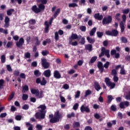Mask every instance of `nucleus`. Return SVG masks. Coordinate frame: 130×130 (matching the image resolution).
<instances>
[{
	"instance_id": "f257e3e1",
	"label": "nucleus",
	"mask_w": 130,
	"mask_h": 130,
	"mask_svg": "<svg viewBox=\"0 0 130 130\" xmlns=\"http://www.w3.org/2000/svg\"><path fill=\"white\" fill-rule=\"evenodd\" d=\"M45 9V6L44 4H40L38 5V8H37V6H34L32 7V11L36 13V14H38V13H40L41 11H44Z\"/></svg>"
},
{
	"instance_id": "f03ea898",
	"label": "nucleus",
	"mask_w": 130,
	"mask_h": 130,
	"mask_svg": "<svg viewBox=\"0 0 130 130\" xmlns=\"http://www.w3.org/2000/svg\"><path fill=\"white\" fill-rule=\"evenodd\" d=\"M59 118H61V115L59 114V111H57L55 113L54 117L50 119V122L51 123L58 122L59 121Z\"/></svg>"
},
{
	"instance_id": "7ed1b4c3",
	"label": "nucleus",
	"mask_w": 130,
	"mask_h": 130,
	"mask_svg": "<svg viewBox=\"0 0 130 130\" xmlns=\"http://www.w3.org/2000/svg\"><path fill=\"white\" fill-rule=\"evenodd\" d=\"M45 113H46V111L40 110V112L36 113V118L37 119H43L45 118Z\"/></svg>"
},
{
	"instance_id": "20e7f679",
	"label": "nucleus",
	"mask_w": 130,
	"mask_h": 130,
	"mask_svg": "<svg viewBox=\"0 0 130 130\" xmlns=\"http://www.w3.org/2000/svg\"><path fill=\"white\" fill-rule=\"evenodd\" d=\"M109 52H110L109 50L105 49V47H102L101 49V53L99 55V57H102V56H103L105 54V56L108 57V58H109V57H110Z\"/></svg>"
},
{
	"instance_id": "39448f33",
	"label": "nucleus",
	"mask_w": 130,
	"mask_h": 130,
	"mask_svg": "<svg viewBox=\"0 0 130 130\" xmlns=\"http://www.w3.org/2000/svg\"><path fill=\"white\" fill-rule=\"evenodd\" d=\"M30 92L31 94L36 95L37 98H42V91H41V93L39 92V90L35 89L34 88L30 89Z\"/></svg>"
},
{
	"instance_id": "423d86ee",
	"label": "nucleus",
	"mask_w": 130,
	"mask_h": 130,
	"mask_svg": "<svg viewBox=\"0 0 130 130\" xmlns=\"http://www.w3.org/2000/svg\"><path fill=\"white\" fill-rule=\"evenodd\" d=\"M106 35H108L109 36H115L116 37L118 35V31L116 29H113L112 31L107 30L106 31Z\"/></svg>"
},
{
	"instance_id": "0eeeda50",
	"label": "nucleus",
	"mask_w": 130,
	"mask_h": 130,
	"mask_svg": "<svg viewBox=\"0 0 130 130\" xmlns=\"http://www.w3.org/2000/svg\"><path fill=\"white\" fill-rule=\"evenodd\" d=\"M52 21H53V18H51L50 20V22H48L47 21H46L45 22V25H46L45 28V32L47 33L48 32V30H49V25H51L52 24Z\"/></svg>"
},
{
	"instance_id": "6e6552de",
	"label": "nucleus",
	"mask_w": 130,
	"mask_h": 130,
	"mask_svg": "<svg viewBox=\"0 0 130 130\" xmlns=\"http://www.w3.org/2000/svg\"><path fill=\"white\" fill-rule=\"evenodd\" d=\"M112 21V17L111 16H109L108 18H105L103 20V25H107L108 24H110L111 23Z\"/></svg>"
},
{
	"instance_id": "1a4fd4ad",
	"label": "nucleus",
	"mask_w": 130,
	"mask_h": 130,
	"mask_svg": "<svg viewBox=\"0 0 130 130\" xmlns=\"http://www.w3.org/2000/svg\"><path fill=\"white\" fill-rule=\"evenodd\" d=\"M24 42H25L24 38H21L20 39H19L18 42H17L16 43V45L17 47H19V48H21L22 46H23Z\"/></svg>"
},
{
	"instance_id": "9d476101",
	"label": "nucleus",
	"mask_w": 130,
	"mask_h": 130,
	"mask_svg": "<svg viewBox=\"0 0 130 130\" xmlns=\"http://www.w3.org/2000/svg\"><path fill=\"white\" fill-rule=\"evenodd\" d=\"M42 66L45 69H49V63L47 62V60L46 59H42Z\"/></svg>"
},
{
	"instance_id": "9b49d317",
	"label": "nucleus",
	"mask_w": 130,
	"mask_h": 130,
	"mask_svg": "<svg viewBox=\"0 0 130 130\" xmlns=\"http://www.w3.org/2000/svg\"><path fill=\"white\" fill-rule=\"evenodd\" d=\"M80 110L81 112H87V113H89L90 112V109L89 108V106H85V105H83L80 107Z\"/></svg>"
},
{
	"instance_id": "f8f14e48",
	"label": "nucleus",
	"mask_w": 130,
	"mask_h": 130,
	"mask_svg": "<svg viewBox=\"0 0 130 130\" xmlns=\"http://www.w3.org/2000/svg\"><path fill=\"white\" fill-rule=\"evenodd\" d=\"M82 38V36L79 35L78 36V35L76 34H72L71 37L69 38V39H72V40H76L78 39V40H80Z\"/></svg>"
},
{
	"instance_id": "ddd939ff",
	"label": "nucleus",
	"mask_w": 130,
	"mask_h": 130,
	"mask_svg": "<svg viewBox=\"0 0 130 130\" xmlns=\"http://www.w3.org/2000/svg\"><path fill=\"white\" fill-rule=\"evenodd\" d=\"M10 26V18L8 16L5 17V24L4 27L5 28H9Z\"/></svg>"
},
{
	"instance_id": "4468645a",
	"label": "nucleus",
	"mask_w": 130,
	"mask_h": 130,
	"mask_svg": "<svg viewBox=\"0 0 130 130\" xmlns=\"http://www.w3.org/2000/svg\"><path fill=\"white\" fill-rule=\"evenodd\" d=\"M98 68H99L101 73H103V72H104V67L103 66V63L99 61L98 62Z\"/></svg>"
},
{
	"instance_id": "2eb2a0df",
	"label": "nucleus",
	"mask_w": 130,
	"mask_h": 130,
	"mask_svg": "<svg viewBox=\"0 0 130 130\" xmlns=\"http://www.w3.org/2000/svg\"><path fill=\"white\" fill-rule=\"evenodd\" d=\"M43 75L46 78H49L51 76V71H50V70H46L44 71Z\"/></svg>"
},
{
	"instance_id": "dca6fc26",
	"label": "nucleus",
	"mask_w": 130,
	"mask_h": 130,
	"mask_svg": "<svg viewBox=\"0 0 130 130\" xmlns=\"http://www.w3.org/2000/svg\"><path fill=\"white\" fill-rule=\"evenodd\" d=\"M94 18L97 19V20H99V21H101V20L103 19V16H102V15H100V13H96L94 14Z\"/></svg>"
},
{
	"instance_id": "f3484780",
	"label": "nucleus",
	"mask_w": 130,
	"mask_h": 130,
	"mask_svg": "<svg viewBox=\"0 0 130 130\" xmlns=\"http://www.w3.org/2000/svg\"><path fill=\"white\" fill-rule=\"evenodd\" d=\"M94 88L96 91H99L101 89V87H100V85L98 82H94Z\"/></svg>"
},
{
	"instance_id": "a211bd4d",
	"label": "nucleus",
	"mask_w": 130,
	"mask_h": 130,
	"mask_svg": "<svg viewBox=\"0 0 130 130\" xmlns=\"http://www.w3.org/2000/svg\"><path fill=\"white\" fill-rule=\"evenodd\" d=\"M54 77L56 79H60V74L58 71H55L54 72Z\"/></svg>"
},
{
	"instance_id": "6ab92c4d",
	"label": "nucleus",
	"mask_w": 130,
	"mask_h": 130,
	"mask_svg": "<svg viewBox=\"0 0 130 130\" xmlns=\"http://www.w3.org/2000/svg\"><path fill=\"white\" fill-rule=\"evenodd\" d=\"M27 91H29V87L28 86V85H25L23 86L22 92L25 93L26 92H27Z\"/></svg>"
},
{
	"instance_id": "aec40b11",
	"label": "nucleus",
	"mask_w": 130,
	"mask_h": 130,
	"mask_svg": "<svg viewBox=\"0 0 130 130\" xmlns=\"http://www.w3.org/2000/svg\"><path fill=\"white\" fill-rule=\"evenodd\" d=\"M92 45L91 44H88L85 45V49H86V50H89V51H92Z\"/></svg>"
},
{
	"instance_id": "412c9836",
	"label": "nucleus",
	"mask_w": 130,
	"mask_h": 130,
	"mask_svg": "<svg viewBox=\"0 0 130 130\" xmlns=\"http://www.w3.org/2000/svg\"><path fill=\"white\" fill-rule=\"evenodd\" d=\"M26 125L27 127H28V130H33V125H32L29 122H26Z\"/></svg>"
},
{
	"instance_id": "4be33fe9",
	"label": "nucleus",
	"mask_w": 130,
	"mask_h": 130,
	"mask_svg": "<svg viewBox=\"0 0 130 130\" xmlns=\"http://www.w3.org/2000/svg\"><path fill=\"white\" fill-rule=\"evenodd\" d=\"M95 32H96V27L93 28L89 32L90 36H94L95 34Z\"/></svg>"
},
{
	"instance_id": "5701e85b",
	"label": "nucleus",
	"mask_w": 130,
	"mask_h": 130,
	"mask_svg": "<svg viewBox=\"0 0 130 130\" xmlns=\"http://www.w3.org/2000/svg\"><path fill=\"white\" fill-rule=\"evenodd\" d=\"M97 59V56H93L92 57L90 61L89 62V64H90V63H94V62H95V61H96V60Z\"/></svg>"
},
{
	"instance_id": "b1692460",
	"label": "nucleus",
	"mask_w": 130,
	"mask_h": 130,
	"mask_svg": "<svg viewBox=\"0 0 130 130\" xmlns=\"http://www.w3.org/2000/svg\"><path fill=\"white\" fill-rule=\"evenodd\" d=\"M14 12H15V10L13 9H11L7 11V14L8 16H11L12 14L14 13Z\"/></svg>"
},
{
	"instance_id": "393cba45",
	"label": "nucleus",
	"mask_w": 130,
	"mask_h": 130,
	"mask_svg": "<svg viewBox=\"0 0 130 130\" xmlns=\"http://www.w3.org/2000/svg\"><path fill=\"white\" fill-rule=\"evenodd\" d=\"M120 40L122 42V43H127V39H126V38L124 37H122L120 38Z\"/></svg>"
},
{
	"instance_id": "a878e982",
	"label": "nucleus",
	"mask_w": 130,
	"mask_h": 130,
	"mask_svg": "<svg viewBox=\"0 0 130 130\" xmlns=\"http://www.w3.org/2000/svg\"><path fill=\"white\" fill-rule=\"evenodd\" d=\"M120 27L121 28V32L122 33L124 31V25L123 24V22H120Z\"/></svg>"
},
{
	"instance_id": "bb28decb",
	"label": "nucleus",
	"mask_w": 130,
	"mask_h": 130,
	"mask_svg": "<svg viewBox=\"0 0 130 130\" xmlns=\"http://www.w3.org/2000/svg\"><path fill=\"white\" fill-rule=\"evenodd\" d=\"M46 84H47V81L45 80V78L43 77L42 81H41V86H45Z\"/></svg>"
},
{
	"instance_id": "cd10ccee",
	"label": "nucleus",
	"mask_w": 130,
	"mask_h": 130,
	"mask_svg": "<svg viewBox=\"0 0 130 130\" xmlns=\"http://www.w3.org/2000/svg\"><path fill=\"white\" fill-rule=\"evenodd\" d=\"M91 93L92 91L90 90V89H88L85 92L84 97H87L88 96H89V95H91Z\"/></svg>"
},
{
	"instance_id": "c85d7f7f",
	"label": "nucleus",
	"mask_w": 130,
	"mask_h": 130,
	"mask_svg": "<svg viewBox=\"0 0 130 130\" xmlns=\"http://www.w3.org/2000/svg\"><path fill=\"white\" fill-rule=\"evenodd\" d=\"M34 39L36 41V43H35L36 45L39 46L41 42L39 41V40L38 39V37H34Z\"/></svg>"
},
{
	"instance_id": "c756f323",
	"label": "nucleus",
	"mask_w": 130,
	"mask_h": 130,
	"mask_svg": "<svg viewBox=\"0 0 130 130\" xmlns=\"http://www.w3.org/2000/svg\"><path fill=\"white\" fill-rule=\"evenodd\" d=\"M87 40L88 41L89 43H94V42H95V39H91L90 38V37H87Z\"/></svg>"
},
{
	"instance_id": "7c9ffc66",
	"label": "nucleus",
	"mask_w": 130,
	"mask_h": 130,
	"mask_svg": "<svg viewBox=\"0 0 130 130\" xmlns=\"http://www.w3.org/2000/svg\"><path fill=\"white\" fill-rule=\"evenodd\" d=\"M1 62L2 63H5L6 62V55H2L1 56Z\"/></svg>"
},
{
	"instance_id": "2f4dec72",
	"label": "nucleus",
	"mask_w": 130,
	"mask_h": 130,
	"mask_svg": "<svg viewBox=\"0 0 130 130\" xmlns=\"http://www.w3.org/2000/svg\"><path fill=\"white\" fill-rule=\"evenodd\" d=\"M107 98H108V103H111L112 100H113V97L111 95H108Z\"/></svg>"
},
{
	"instance_id": "473e14b6",
	"label": "nucleus",
	"mask_w": 130,
	"mask_h": 130,
	"mask_svg": "<svg viewBox=\"0 0 130 130\" xmlns=\"http://www.w3.org/2000/svg\"><path fill=\"white\" fill-rule=\"evenodd\" d=\"M34 75L35 76H36V77H39V76L41 75V73H40L39 70H35L34 71Z\"/></svg>"
},
{
	"instance_id": "72a5a7b5",
	"label": "nucleus",
	"mask_w": 130,
	"mask_h": 130,
	"mask_svg": "<svg viewBox=\"0 0 130 130\" xmlns=\"http://www.w3.org/2000/svg\"><path fill=\"white\" fill-rule=\"evenodd\" d=\"M15 97V92H12L8 98V101H11Z\"/></svg>"
},
{
	"instance_id": "f704fd0d",
	"label": "nucleus",
	"mask_w": 130,
	"mask_h": 130,
	"mask_svg": "<svg viewBox=\"0 0 130 130\" xmlns=\"http://www.w3.org/2000/svg\"><path fill=\"white\" fill-rule=\"evenodd\" d=\"M13 46L12 42H8L6 45V48H11Z\"/></svg>"
},
{
	"instance_id": "c9c22d12",
	"label": "nucleus",
	"mask_w": 130,
	"mask_h": 130,
	"mask_svg": "<svg viewBox=\"0 0 130 130\" xmlns=\"http://www.w3.org/2000/svg\"><path fill=\"white\" fill-rule=\"evenodd\" d=\"M105 82L106 84V85H107L108 86V85H109L111 81H110V79H109V78H106L105 79Z\"/></svg>"
},
{
	"instance_id": "e433bc0d",
	"label": "nucleus",
	"mask_w": 130,
	"mask_h": 130,
	"mask_svg": "<svg viewBox=\"0 0 130 130\" xmlns=\"http://www.w3.org/2000/svg\"><path fill=\"white\" fill-rule=\"evenodd\" d=\"M69 8H75V7H78V5L76 3H71L69 4Z\"/></svg>"
},
{
	"instance_id": "4c0bfd02",
	"label": "nucleus",
	"mask_w": 130,
	"mask_h": 130,
	"mask_svg": "<svg viewBox=\"0 0 130 130\" xmlns=\"http://www.w3.org/2000/svg\"><path fill=\"white\" fill-rule=\"evenodd\" d=\"M60 12V9H58L54 14V18H56V16L59 14V12Z\"/></svg>"
},
{
	"instance_id": "58836bf2",
	"label": "nucleus",
	"mask_w": 130,
	"mask_h": 130,
	"mask_svg": "<svg viewBox=\"0 0 130 130\" xmlns=\"http://www.w3.org/2000/svg\"><path fill=\"white\" fill-rule=\"evenodd\" d=\"M120 74V75H125V70H124V68H123V67L121 68Z\"/></svg>"
},
{
	"instance_id": "ea45409f",
	"label": "nucleus",
	"mask_w": 130,
	"mask_h": 130,
	"mask_svg": "<svg viewBox=\"0 0 130 130\" xmlns=\"http://www.w3.org/2000/svg\"><path fill=\"white\" fill-rule=\"evenodd\" d=\"M30 56H31V54L29 52H27L25 53V55H24L25 58H30Z\"/></svg>"
},
{
	"instance_id": "a19ab883",
	"label": "nucleus",
	"mask_w": 130,
	"mask_h": 130,
	"mask_svg": "<svg viewBox=\"0 0 130 130\" xmlns=\"http://www.w3.org/2000/svg\"><path fill=\"white\" fill-rule=\"evenodd\" d=\"M96 34L98 35V37H99V38H101V37H102V36H103V32H100V31H98L96 32Z\"/></svg>"
},
{
	"instance_id": "79ce46f5",
	"label": "nucleus",
	"mask_w": 130,
	"mask_h": 130,
	"mask_svg": "<svg viewBox=\"0 0 130 130\" xmlns=\"http://www.w3.org/2000/svg\"><path fill=\"white\" fill-rule=\"evenodd\" d=\"M108 86L111 87L110 89H113L115 87V83L111 82Z\"/></svg>"
},
{
	"instance_id": "37998d69",
	"label": "nucleus",
	"mask_w": 130,
	"mask_h": 130,
	"mask_svg": "<svg viewBox=\"0 0 130 130\" xmlns=\"http://www.w3.org/2000/svg\"><path fill=\"white\" fill-rule=\"evenodd\" d=\"M6 67L8 72H13V69H12V67H11V65L7 64L6 66Z\"/></svg>"
},
{
	"instance_id": "c03bdc74",
	"label": "nucleus",
	"mask_w": 130,
	"mask_h": 130,
	"mask_svg": "<svg viewBox=\"0 0 130 130\" xmlns=\"http://www.w3.org/2000/svg\"><path fill=\"white\" fill-rule=\"evenodd\" d=\"M38 108H41L42 109V110H43V111H44V110H45V109H46V106L44 105H41Z\"/></svg>"
},
{
	"instance_id": "a18cd8bd",
	"label": "nucleus",
	"mask_w": 130,
	"mask_h": 130,
	"mask_svg": "<svg viewBox=\"0 0 130 130\" xmlns=\"http://www.w3.org/2000/svg\"><path fill=\"white\" fill-rule=\"evenodd\" d=\"M79 29L81 30V31H82L83 32H85L86 31V26L84 25L81 26L79 27Z\"/></svg>"
},
{
	"instance_id": "49530a36",
	"label": "nucleus",
	"mask_w": 130,
	"mask_h": 130,
	"mask_svg": "<svg viewBox=\"0 0 130 130\" xmlns=\"http://www.w3.org/2000/svg\"><path fill=\"white\" fill-rule=\"evenodd\" d=\"M111 75L112 76H116L117 75V71L115 70V69H113L112 70Z\"/></svg>"
},
{
	"instance_id": "de8ad7c7",
	"label": "nucleus",
	"mask_w": 130,
	"mask_h": 130,
	"mask_svg": "<svg viewBox=\"0 0 130 130\" xmlns=\"http://www.w3.org/2000/svg\"><path fill=\"white\" fill-rule=\"evenodd\" d=\"M73 126L74 127H78L80 126V123L79 122H75L73 123Z\"/></svg>"
},
{
	"instance_id": "09e8293b",
	"label": "nucleus",
	"mask_w": 130,
	"mask_h": 130,
	"mask_svg": "<svg viewBox=\"0 0 130 130\" xmlns=\"http://www.w3.org/2000/svg\"><path fill=\"white\" fill-rule=\"evenodd\" d=\"M123 14H128L129 13V9H124L122 10Z\"/></svg>"
},
{
	"instance_id": "8fccbe9b",
	"label": "nucleus",
	"mask_w": 130,
	"mask_h": 130,
	"mask_svg": "<svg viewBox=\"0 0 130 130\" xmlns=\"http://www.w3.org/2000/svg\"><path fill=\"white\" fill-rule=\"evenodd\" d=\"M36 128H38V129H39V130H42V128L43 127L42 126V125H41L39 124H38L36 125Z\"/></svg>"
},
{
	"instance_id": "3c124183",
	"label": "nucleus",
	"mask_w": 130,
	"mask_h": 130,
	"mask_svg": "<svg viewBox=\"0 0 130 130\" xmlns=\"http://www.w3.org/2000/svg\"><path fill=\"white\" fill-rule=\"evenodd\" d=\"M78 107H79V104L78 103H76L73 106V109H74V110H77V109H78Z\"/></svg>"
},
{
	"instance_id": "603ef678",
	"label": "nucleus",
	"mask_w": 130,
	"mask_h": 130,
	"mask_svg": "<svg viewBox=\"0 0 130 130\" xmlns=\"http://www.w3.org/2000/svg\"><path fill=\"white\" fill-rule=\"evenodd\" d=\"M28 99V94H23L22 95V100H27Z\"/></svg>"
},
{
	"instance_id": "864d4df0",
	"label": "nucleus",
	"mask_w": 130,
	"mask_h": 130,
	"mask_svg": "<svg viewBox=\"0 0 130 130\" xmlns=\"http://www.w3.org/2000/svg\"><path fill=\"white\" fill-rule=\"evenodd\" d=\"M109 64H110V62H109V61L106 62V63H105L104 65V68H105V69H108Z\"/></svg>"
},
{
	"instance_id": "5fc2aeb1",
	"label": "nucleus",
	"mask_w": 130,
	"mask_h": 130,
	"mask_svg": "<svg viewBox=\"0 0 130 130\" xmlns=\"http://www.w3.org/2000/svg\"><path fill=\"white\" fill-rule=\"evenodd\" d=\"M84 63V61L82 60H79V61H77V64L78 66H79V67H81Z\"/></svg>"
},
{
	"instance_id": "6e6d98bb",
	"label": "nucleus",
	"mask_w": 130,
	"mask_h": 130,
	"mask_svg": "<svg viewBox=\"0 0 130 130\" xmlns=\"http://www.w3.org/2000/svg\"><path fill=\"white\" fill-rule=\"evenodd\" d=\"M29 24H31V25H34V24H36V21L35 19H30L29 21Z\"/></svg>"
},
{
	"instance_id": "4d7b16f0",
	"label": "nucleus",
	"mask_w": 130,
	"mask_h": 130,
	"mask_svg": "<svg viewBox=\"0 0 130 130\" xmlns=\"http://www.w3.org/2000/svg\"><path fill=\"white\" fill-rule=\"evenodd\" d=\"M75 114L74 113H72L71 114L67 115V117L68 118H72V117H74Z\"/></svg>"
},
{
	"instance_id": "13d9d810",
	"label": "nucleus",
	"mask_w": 130,
	"mask_h": 130,
	"mask_svg": "<svg viewBox=\"0 0 130 130\" xmlns=\"http://www.w3.org/2000/svg\"><path fill=\"white\" fill-rule=\"evenodd\" d=\"M63 89H65V90H68L70 88V86L67 84H64L62 86Z\"/></svg>"
},
{
	"instance_id": "bf43d9fd",
	"label": "nucleus",
	"mask_w": 130,
	"mask_h": 130,
	"mask_svg": "<svg viewBox=\"0 0 130 130\" xmlns=\"http://www.w3.org/2000/svg\"><path fill=\"white\" fill-rule=\"evenodd\" d=\"M49 53V52H48L47 50L46 51H43L42 52V54L44 55V56H45V55H47Z\"/></svg>"
},
{
	"instance_id": "052dcab7",
	"label": "nucleus",
	"mask_w": 130,
	"mask_h": 130,
	"mask_svg": "<svg viewBox=\"0 0 130 130\" xmlns=\"http://www.w3.org/2000/svg\"><path fill=\"white\" fill-rule=\"evenodd\" d=\"M80 94H81V92L80 91H77L75 94V98H79L80 97Z\"/></svg>"
},
{
	"instance_id": "680f3d73",
	"label": "nucleus",
	"mask_w": 130,
	"mask_h": 130,
	"mask_svg": "<svg viewBox=\"0 0 130 130\" xmlns=\"http://www.w3.org/2000/svg\"><path fill=\"white\" fill-rule=\"evenodd\" d=\"M15 119H16V120H21V119H22V116H21V115L16 116Z\"/></svg>"
},
{
	"instance_id": "e2e57ef3",
	"label": "nucleus",
	"mask_w": 130,
	"mask_h": 130,
	"mask_svg": "<svg viewBox=\"0 0 130 130\" xmlns=\"http://www.w3.org/2000/svg\"><path fill=\"white\" fill-rule=\"evenodd\" d=\"M22 109H24V110H27V109H29V106H28V105H24L22 107Z\"/></svg>"
},
{
	"instance_id": "0e129e2a",
	"label": "nucleus",
	"mask_w": 130,
	"mask_h": 130,
	"mask_svg": "<svg viewBox=\"0 0 130 130\" xmlns=\"http://www.w3.org/2000/svg\"><path fill=\"white\" fill-rule=\"evenodd\" d=\"M55 39L56 41L58 40V39H59V38H58V32H55Z\"/></svg>"
},
{
	"instance_id": "69168bd1",
	"label": "nucleus",
	"mask_w": 130,
	"mask_h": 130,
	"mask_svg": "<svg viewBox=\"0 0 130 130\" xmlns=\"http://www.w3.org/2000/svg\"><path fill=\"white\" fill-rule=\"evenodd\" d=\"M116 53V51L115 50H112L111 51V55H115Z\"/></svg>"
},
{
	"instance_id": "338daca9",
	"label": "nucleus",
	"mask_w": 130,
	"mask_h": 130,
	"mask_svg": "<svg viewBox=\"0 0 130 130\" xmlns=\"http://www.w3.org/2000/svg\"><path fill=\"white\" fill-rule=\"evenodd\" d=\"M31 66L36 68V67H37V61H34L31 62Z\"/></svg>"
},
{
	"instance_id": "774afa93",
	"label": "nucleus",
	"mask_w": 130,
	"mask_h": 130,
	"mask_svg": "<svg viewBox=\"0 0 130 130\" xmlns=\"http://www.w3.org/2000/svg\"><path fill=\"white\" fill-rule=\"evenodd\" d=\"M119 106H120V108L121 109L124 108V103L122 102V103H120Z\"/></svg>"
}]
</instances>
